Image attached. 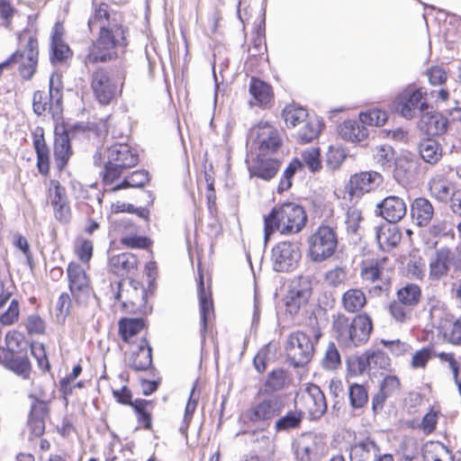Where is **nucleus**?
<instances>
[{
  "label": "nucleus",
  "instance_id": "f257e3e1",
  "mask_svg": "<svg viewBox=\"0 0 461 461\" xmlns=\"http://www.w3.org/2000/svg\"><path fill=\"white\" fill-rule=\"evenodd\" d=\"M88 31L97 32L83 58L86 67L105 64L122 59L129 46V28L122 13L108 3L94 1L87 19Z\"/></svg>",
  "mask_w": 461,
  "mask_h": 461
},
{
  "label": "nucleus",
  "instance_id": "f03ea898",
  "mask_svg": "<svg viewBox=\"0 0 461 461\" xmlns=\"http://www.w3.org/2000/svg\"><path fill=\"white\" fill-rule=\"evenodd\" d=\"M140 261L135 254L122 252L110 258L108 267L116 276L122 280L117 282V290L113 294V298L117 302L122 300V280L129 279L131 290L126 291L124 304L144 306L147 303L149 292L142 284L134 279L139 273Z\"/></svg>",
  "mask_w": 461,
  "mask_h": 461
},
{
  "label": "nucleus",
  "instance_id": "7ed1b4c3",
  "mask_svg": "<svg viewBox=\"0 0 461 461\" xmlns=\"http://www.w3.org/2000/svg\"><path fill=\"white\" fill-rule=\"evenodd\" d=\"M263 220L264 242L267 244L276 231L282 235L299 233L307 222V214L303 206L286 202L275 206Z\"/></svg>",
  "mask_w": 461,
  "mask_h": 461
},
{
  "label": "nucleus",
  "instance_id": "20e7f679",
  "mask_svg": "<svg viewBox=\"0 0 461 461\" xmlns=\"http://www.w3.org/2000/svg\"><path fill=\"white\" fill-rule=\"evenodd\" d=\"M373 330V321L369 314L359 313L353 318L339 312L332 317L331 332L341 346L357 347L365 344Z\"/></svg>",
  "mask_w": 461,
  "mask_h": 461
},
{
  "label": "nucleus",
  "instance_id": "39448f33",
  "mask_svg": "<svg viewBox=\"0 0 461 461\" xmlns=\"http://www.w3.org/2000/svg\"><path fill=\"white\" fill-rule=\"evenodd\" d=\"M19 48L7 59L10 67L16 66V71L23 81L32 80L37 73L40 57L39 41L35 32L23 30L18 34Z\"/></svg>",
  "mask_w": 461,
  "mask_h": 461
},
{
  "label": "nucleus",
  "instance_id": "423d86ee",
  "mask_svg": "<svg viewBox=\"0 0 461 461\" xmlns=\"http://www.w3.org/2000/svg\"><path fill=\"white\" fill-rule=\"evenodd\" d=\"M126 72L123 68L112 75L109 68H96L90 75V88L95 101L106 106L116 101L122 93Z\"/></svg>",
  "mask_w": 461,
  "mask_h": 461
},
{
  "label": "nucleus",
  "instance_id": "0eeeda50",
  "mask_svg": "<svg viewBox=\"0 0 461 461\" xmlns=\"http://www.w3.org/2000/svg\"><path fill=\"white\" fill-rule=\"evenodd\" d=\"M107 160L102 175L104 185L118 182L123 172L138 165V152L127 143H114L106 149Z\"/></svg>",
  "mask_w": 461,
  "mask_h": 461
},
{
  "label": "nucleus",
  "instance_id": "6e6552de",
  "mask_svg": "<svg viewBox=\"0 0 461 461\" xmlns=\"http://www.w3.org/2000/svg\"><path fill=\"white\" fill-rule=\"evenodd\" d=\"M322 336L319 327L313 330V339L302 330L290 333L285 344L286 360L294 368L307 366L315 352V345Z\"/></svg>",
  "mask_w": 461,
  "mask_h": 461
},
{
  "label": "nucleus",
  "instance_id": "1a4fd4ad",
  "mask_svg": "<svg viewBox=\"0 0 461 461\" xmlns=\"http://www.w3.org/2000/svg\"><path fill=\"white\" fill-rule=\"evenodd\" d=\"M307 256L311 261L321 263L331 258L338 249L336 227L321 224L307 239Z\"/></svg>",
  "mask_w": 461,
  "mask_h": 461
},
{
  "label": "nucleus",
  "instance_id": "9d476101",
  "mask_svg": "<svg viewBox=\"0 0 461 461\" xmlns=\"http://www.w3.org/2000/svg\"><path fill=\"white\" fill-rule=\"evenodd\" d=\"M389 258L384 256L367 257L360 263L359 276L366 285H375L373 292L376 295L388 292L391 287V278L388 276L392 268L388 267Z\"/></svg>",
  "mask_w": 461,
  "mask_h": 461
},
{
  "label": "nucleus",
  "instance_id": "9b49d317",
  "mask_svg": "<svg viewBox=\"0 0 461 461\" xmlns=\"http://www.w3.org/2000/svg\"><path fill=\"white\" fill-rule=\"evenodd\" d=\"M32 110L38 116L50 115L54 122L63 117V93L53 86V77L50 78L49 90H37L32 95Z\"/></svg>",
  "mask_w": 461,
  "mask_h": 461
},
{
  "label": "nucleus",
  "instance_id": "f8f14e48",
  "mask_svg": "<svg viewBox=\"0 0 461 461\" xmlns=\"http://www.w3.org/2000/svg\"><path fill=\"white\" fill-rule=\"evenodd\" d=\"M68 287L74 302L83 304L87 302L93 294L91 278L83 265L77 261H70L67 267Z\"/></svg>",
  "mask_w": 461,
  "mask_h": 461
},
{
  "label": "nucleus",
  "instance_id": "ddd939ff",
  "mask_svg": "<svg viewBox=\"0 0 461 461\" xmlns=\"http://www.w3.org/2000/svg\"><path fill=\"white\" fill-rule=\"evenodd\" d=\"M250 137L257 145L258 154L269 156L276 153L283 146L281 134L268 122L260 121L250 130Z\"/></svg>",
  "mask_w": 461,
  "mask_h": 461
},
{
  "label": "nucleus",
  "instance_id": "4468645a",
  "mask_svg": "<svg viewBox=\"0 0 461 461\" xmlns=\"http://www.w3.org/2000/svg\"><path fill=\"white\" fill-rule=\"evenodd\" d=\"M300 258V249L292 241H280L272 249L273 267L276 272L294 270Z\"/></svg>",
  "mask_w": 461,
  "mask_h": 461
},
{
  "label": "nucleus",
  "instance_id": "2eb2a0df",
  "mask_svg": "<svg viewBox=\"0 0 461 461\" xmlns=\"http://www.w3.org/2000/svg\"><path fill=\"white\" fill-rule=\"evenodd\" d=\"M394 104L396 109L406 119L413 118L417 110L424 111L428 108L426 93L411 86L402 90L397 95Z\"/></svg>",
  "mask_w": 461,
  "mask_h": 461
},
{
  "label": "nucleus",
  "instance_id": "dca6fc26",
  "mask_svg": "<svg viewBox=\"0 0 461 461\" xmlns=\"http://www.w3.org/2000/svg\"><path fill=\"white\" fill-rule=\"evenodd\" d=\"M296 404H301L312 420L320 419L327 411L325 396L319 386L308 384L301 391L296 399Z\"/></svg>",
  "mask_w": 461,
  "mask_h": 461
},
{
  "label": "nucleus",
  "instance_id": "f3484780",
  "mask_svg": "<svg viewBox=\"0 0 461 461\" xmlns=\"http://www.w3.org/2000/svg\"><path fill=\"white\" fill-rule=\"evenodd\" d=\"M325 452V444L314 434L302 435L294 443V454L299 461H317Z\"/></svg>",
  "mask_w": 461,
  "mask_h": 461
},
{
  "label": "nucleus",
  "instance_id": "a211bd4d",
  "mask_svg": "<svg viewBox=\"0 0 461 461\" xmlns=\"http://www.w3.org/2000/svg\"><path fill=\"white\" fill-rule=\"evenodd\" d=\"M311 295L310 281L303 277L293 281L285 299L286 311L291 315H296L303 307L308 304Z\"/></svg>",
  "mask_w": 461,
  "mask_h": 461
},
{
  "label": "nucleus",
  "instance_id": "6ab92c4d",
  "mask_svg": "<svg viewBox=\"0 0 461 461\" xmlns=\"http://www.w3.org/2000/svg\"><path fill=\"white\" fill-rule=\"evenodd\" d=\"M65 29L60 22L55 23L50 36L51 64H65L72 59L74 51L64 40Z\"/></svg>",
  "mask_w": 461,
  "mask_h": 461
},
{
  "label": "nucleus",
  "instance_id": "aec40b11",
  "mask_svg": "<svg viewBox=\"0 0 461 461\" xmlns=\"http://www.w3.org/2000/svg\"><path fill=\"white\" fill-rule=\"evenodd\" d=\"M383 182V176L375 171H362L352 175L348 184L351 196H362L375 190Z\"/></svg>",
  "mask_w": 461,
  "mask_h": 461
},
{
  "label": "nucleus",
  "instance_id": "412c9836",
  "mask_svg": "<svg viewBox=\"0 0 461 461\" xmlns=\"http://www.w3.org/2000/svg\"><path fill=\"white\" fill-rule=\"evenodd\" d=\"M32 147L36 154V167L40 175L48 177L50 174V149L42 127H36L32 133Z\"/></svg>",
  "mask_w": 461,
  "mask_h": 461
},
{
  "label": "nucleus",
  "instance_id": "4be33fe9",
  "mask_svg": "<svg viewBox=\"0 0 461 461\" xmlns=\"http://www.w3.org/2000/svg\"><path fill=\"white\" fill-rule=\"evenodd\" d=\"M52 148L55 167L60 173L67 167L74 153L69 133L66 129L54 131Z\"/></svg>",
  "mask_w": 461,
  "mask_h": 461
},
{
  "label": "nucleus",
  "instance_id": "5701e85b",
  "mask_svg": "<svg viewBox=\"0 0 461 461\" xmlns=\"http://www.w3.org/2000/svg\"><path fill=\"white\" fill-rule=\"evenodd\" d=\"M283 409V401L274 397L264 400L249 409L246 417L251 421L270 420L278 416Z\"/></svg>",
  "mask_w": 461,
  "mask_h": 461
},
{
  "label": "nucleus",
  "instance_id": "b1692460",
  "mask_svg": "<svg viewBox=\"0 0 461 461\" xmlns=\"http://www.w3.org/2000/svg\"><path fill=\"white\" fill-rule=\"evenodd\" d=\"M198 299L201 316L202 330L203 333L207 330L209 319L214 314L212 281L209 280L205 286L203 272H199L198 280Z\"/></svg>",
  "mask_w": 461,
  "mask_h": 461
},
{
  "label": "nucleus",
  "instance_id": "393cba45",
  "mask_svg": "<svg viewBox=\"0 0 461 461\" xmlns=\"http://www.w3.org/2000/svg\"><path fill=\"white\" fill-rule=\"evenodd\" d=\"M406 203L399 196L389 195L377 204V213L386 221L396 223L406 214Z\"/></svg>",
  "mask_w": 461,
  "mask_h": 461
},
{
  "label": "nucleus",
  "instance_id": "a878e982",
  "mask_svg": "<svg viewBox=\"0 0 461 461\" xmlns=\"http://www.w3.org/2000/svg\"><path fill=\"white\" fill-rule=\"evenodd\" d=\"M453 261L454 254L450 249L441 248L436 250L429 264V278L431 280H439L447 276L453 265Z\"/></svg>",
  "mask_w": 461,
  "mask_h": 461
},
{
  "label": "nucleus",
  "instance_id": "bb28decb",
  "mask_svg": "<svg viewBox=\"0 0 461 461\" xmlns=\"http://www.w3.org/2000/svg\"><path fill=\"white\" fill-rule=\"evenodd\" d=\"M280 167L281 160L257 154L249 167V172L252 176L269 181L276 176Z\"/></svg>",
  "mask_w": 461,
  "mask_h": 461
},
{
  "label": "nucleus",
  "instance_id": "cd10ccee",
  "mask_svg": "<svg viewBox=\"0 0 461 461\" xmlns=\"http://www.w3.org/2000/svg\"><path fill=\"white\" fill-rule=\"evenodd\" d=\"M249 92L255 100V104L261 108L268 107L274 101L272 86L258 77H251Z\"/></svg>",
  "mask_w": 461,
  "mask_h": 461
},
{
  "label": "nucleus",
  "instance_id": "c85d7f7f",
  "mask_svg": "<svg viewBox=\"0 0 461 461\" xmlns=\"http://www.w3.org/2000/svg\"><path fill=\"white\" fill-rule=\"evenodd\" d=\"M48 403L41 400L36 401L31 410L28 420V429L31 437H41L45 430V420L48 417Z\"/></svg>",
  "mask_w": 461,
  "mask_h": 461
},
{
  "label": "nucleus",
  "instance_id": "c756f323",
  "mask_svg": "<svg viewBox=\"0 0 461 461\" xmlns=\"http://www.w3.org/2000/svg\"><path fill=\"white\" fill-rule=\"evenodd\" d=\"M0 364L17 375H26L31 372V362L26 355L11 353L7 348L0 347Z\"/></svg>",
  "mask_w": 461,
  "mask_h": 461
},
{
  "label": "nucleus",
  "instance_id": "7c9ffc66",
  "mask_svg": "<svg viewBox=\"0 0 461 461\" xmlns=\"http://www.w3.org/2000/svg\"><path fill=\"white\" fill-rule=\"evenodd\" d=\"M379 455L378 445L369 438L357 441L349 450L350 461H376Z\"/></svg>",
  "mask_w": 461,
  "mask_h": 461
},
{
  "label": "nucleus",
  "instance_id": "2f4dec72",
  "mask_svg": "<svg viewBox=\"0 0 461 461\" xmlns=\"http://www.w3.org/2000/svg\"><path fill=\"white\" fill-rule=\"evenodd\" d=\"M375 239L382 250L390 251L400 244L402 231L398 226L382 224L375 228Z\"/></svg>",
  "mask_w": 461,
  "mask_h": 461
},
{
  "label": "nucleus",
  "instance_id": "473e14b6",
  "mask_svg": "<svg viewBox=\"0 0 461 461\" xmlns=\"http://www.w3.org/2000/svg\"><path fill=\"white\" fill-rule=\"evenodd\" d=\"M339 135L346 141L361 142L367 139L368 130L360 120H346L337 128Z\"/></svg>",
  "mask_w": 461,
  "mask_h": 461
},
{
  "label": "nucleus",
  "instance_id": "72a5a7b5",
  "mask_svg": "<svg viewBox=\"0 0 461 461\" xmlns=\"http://www.w3.org/2000/svg\"><path fill=\"white\" fill-rule=\"evenodd\" d=\"M448 127V120L439 113H425L420 121V128L429 137L443 135Z\"/></svg>",
  "mask_w": 461,
  "mask_h": 461
},
{
  "label": "nucleus",
  "instance_id": "f704fd0d",
  "mask_svg": "<svg viewBox=\"0 0 461 461\" xmlns=\"http://www.w3.org/2000/svg\"><path fill=\"white\" fill-rule=\"evenodd\" d=\"M129 365L135 372H144L152 367V348L146 338L140 340L137 351H133Z\"/></svg>",
  "mask_w": 461,
  "mask_h": 461
},
{
  "label": "nucleus",
  "instance_id": "c9c22d12",
  "mask_svg": "<svg viewBox=\"0 0 461 461\" xmlns=\"http://www.w3.org/2000/svg\"><path fill=\"white\" fill-rule=\"evenodd\" d=\"M367 304V298L361 288L352 287L341 295V307L348 313H357Z\"/></svg>",
  "mask_w": 461,
  "mask_h": 461
},
{
  "label": "nucleus",
  "instance_id": "e433bc0d",
  "mask_svg": "<svg viewBox=\"0 0 461 461\" xmlns=\"http://www.w3.org/2000/svg\"><path fill=\"white\" fill-rule=\"evenodd\" d=\"M147 329L146 321L142 318H122L118 322V332L126 343H132L136 337Z\"/></svg>",
  "mask_w": 461,
  "mask_h": 461
},
{
  "label": "nucleus",
  "instance_id": "4c0bfd02",
  "mask_svg": "<svg viewBox=\"0 0 461 461\" xmlns=\"http://www.w3.org/2000/svg\"><path fill=\"white\" fill-rule=\"evenodd\" d=\"M438 329L447 342L461 344V318L456 319L451 314H446L440 319Z\"/></svg>",
  "mask_w": 461,
  "mask_h": 461
},
{
  "label": "nucleus",
  "instance_id": "58836bf2",
  "mask_svg": "<svg viewBox=\"0 0 461 461\" xmlns=\"http://www.w3.org/2000/svg\"><path fill=\"white\" fill-rule=\"evenodd\" d=\"M411 215L419 226H427L433 218L434 208L428 199L418 197L411 205Z\"/></svg>",
  "mask_w": 461,
  "mask_h": 461
},
{
  "label": "nucleus",
  "instance_id": "ea45409f",
  "mask_svg": "<svg viewBox=\"0 0 461 461\" xmlns=\"http://www.w3.org/2000/svg\"><path fill=\"white\" fill-rule=\"evenodd\" d=\"M417 170L416 162L405 156L395 160L393 176L400 184H408L413 178Z\"/></svg>",
  "mask_w": 461,
  "mask_h": 461
},
{
  "label": "nucleus",
  "instance_id": "a19ab883",
  "mask_svg": "<svg viewBox=\"0 0 461 461\" xmlns=\"http://www.w3.org/2000/svg\"><path fill=\"white\" fill-rule=\"evenodd\" d=\"M150 181V176L146 170H135L127 176L120 183L112 185L110 191L116 192L126 188H142Z\"/></svg>",
  "mask_w": 461,
  "mask_h": 461
},
{
  "label": "nucleus",
  "instance_id": "79ce46f5",
  "mask_svg": "<svg viewBox=\"0 0 461 461\" xmlns=\"http://www.w3.org/2000/svg\"><path fill=\"white\" fill-rule=\"evenodd\" d=\"M395 297L401 300L403 304L416 308L422 299L421 287L414 283H406L397 289Z\"/></svg>",
  "mask_w": 461,
  "mask_h": 461
},
{
  "label": "nucleus",
  "instance_id": "37998d69",
  "mask_svg": "<svg viewBox=\"0 0 461 461\" xmlns=\"http://www.w3.org/2000/svg\"><path fill=\"white\" fill-rule=\"evenodd\" d=\"M391 359L383 351H368V375H384L390 370Z\"/></svg>",
  "mask_w": 461,
  "mask_h": 461
},
{
  "label": "nucleus",
  "instance_id": "c03bdc74",
  "mask_svg": "<svg viewBox=\"0 0 461 461\" xmlns=\"http://www.w3.org/2000/svg\"><path fill=\"white\" fill-rule=\"evenodd\" d=\"M303 127L297 133L300 143H309L317 139L321 132L324 124L317 118H311L304 122Z\"/></svg>",
  "mask_w": 461,
  "mask_h": 461
},
{
  "label": "nucleus",
  "instance_id": "a18cd8bd",
  "mask_svg": "<svg viewBox=\"0 0 461 461\" xmlns=\"http://www.w3.org/2000/svg\"><path fill=\"white\" fill-rule=\"evenodd\" d=\"M282 115L286 126L294 128L307 120L308 112L302 106L292 104L284 108Z\"/></svg>",
  "mask_w": 461,
  "mask_h": 461
},
{
  "label": "nucleus",
  "instance_id": "49530a36",
  "mask_svg": "<svg viewBox=\"0 0 461 461\" xmlns=\"http://www.w3.org/2000/svg\"><path fill=\"white\" fill-rule=\"evenodd\" d=\"M414 308L410 305L403 304L401 300L395 297L392 300L387 307L390 316L399 323H405L411 320Z\"/></svg>",
  "mask_w": 461,
  "mask_h": 461
},
{
  "label": "nucleus",
  "instance_id": "de8ad7c7",
  "mask_svg": "<svg viewBox=\"0 0 461 461\" xmlns=\"http://www.w3.org/2000/svg\"><path fill=\"white\" fill-rule=\"evenodd\" d=\"M303 418V412L301 410L288 411L276 421L275 428L277 431L297 429L300 427Z\"/></svg>",
  "mask_w": 461,
  "mask_h": 461
},
{
  "label": "nucleus",
  "instance_id": "09e8293b",
  "mask_svg": "<svg viewBox=\"0 0 461 461\" xmlns=\"http://www.w3.org/2000/svg\"><path fill=\"white\" fill-rule=\"evenodd\" d=\"M360 122L367 126L381 127L388 119L387 113L378 108L368 109L358 115Z\"/></svg>",
  "mask_w": 461,
  "mask_h": 461
},
{
  "label": "nucleus",
  "instance_id": "8fccbe9b",
  "mask_svg": "<svg viewBox=\"0 0 461 461\" xmlns=\"http://www.w3.org/2000/svg\"><path fill=\"white\" fill-rule=\"evenodd\" d=\"M423 458L424 461H449L450 453L443 444L431 442L426 445Z\"/></svg>",
  "mask_w": 461,
  "mask_h": 461
},
{
  "label": "nucleus",
  "instance_id": "3c124183",
  "mask_svg": "<svg viewBox=\"0 0 461 461\" xmlns=\"http://www.w3.org/2000/svg\"><path fill=\"white\" fill-rule=\"evenodd\" d=\"M429 190L432 197L438 201L445 202L449 196V184L441 176H435L429 183Z\"/></svg>",
  "mask_w": 461,
  "mask_h": 461
},
{
  "label": "nucleus",
  "instance_id": "603ef678",
  "mask_svg": "<svg viewBox=\"0 0 461 461\" xmlns=\"http://www.w3.org/2000/svg\"><path fill=\"white\" fill-rule=\"evenodd\" d=\"M74 253L83 265L88 267L94 254V242L85 238L77 239L74 245Z\"/></svg>",
  "mask_w": 461,
  "mask_h": 461
},
{
  "label": "nucleus",
  "instance_id": "864d4df0",
  "mask_svg": "<svg viewBox=\"0 0 461 461\" xmlns=\"http://www.w3.org/2000/svg\"><path fill=\"white\" fill-rule=\"evenodd\" d=\"M347 367L349 375L368 374V351L362 355H352L347 359Z\"/></svg>",
  "mask_w": 461,
  "mask_h": 461
},
{
  "label": "nucleus",
  "instance_id": "5fc2aeb1",
  "mask_svg": "<svg viewBox=\"0 0 461 461\" xmlns=\"http://www.w3.org/2000/svg\"><path fill=\"white\" fill-rule=\"evenodd\" d=\"M420 153L426 162L434 164L441 158V148L437 141L428 139L420 144Z\"/></svg>",
  "mask_w": 461,
  "mask_h": 461
},
{
  "label": "nucleus",
  "instance_id": "6e6d98bb",
  "mask_svg": "<svg viewBox=\"0 0 461 461\" xmlns=\"http://www.w3.org/2000/svg\"><path fill=\"white\" fill-rule=\"evenodd\" d=\"M303 167H307L312 172L319 171L321 168V151L319 148L311 147L301 154Z\"/></svg>",
  "mask_w": 461,
  "mask_h": 461
},
{
  "label": "nucleus",
  "instance_id": "4d7b16f0",
  "mask_svg": "<svg viewBox=\"0 0 461 461\" xmlns=\"http://www.w3.org/2000/svg\"><path fill=\"white\" fill-rule=\"evenodd\" d=\"M46 195L51 206L68 199L65 186L57 179H50L49 181Z\"/></svg>",
  "mask_w": 461,
  "mask_h": 461
},
{
  "label": "nucleus",
  "instance_id": "13d9d810",
  "mask_svg": "<svg viewBox=\"0 0 461 461\" xmlns=\"http://www.w3.org/2000/svg\"><path fill=\"white\" fill-rule=\"evenodd\" d=\"M321 364L326 371H335L340 366V355L333 342L328 345Z\"/></svg>",
  "mask_w": 461,
  "mask_h": 461
},
{
  "label": "nucleus",
  "instance_id": "bf43d9fd",
  "mask_svg": "<svg viewBox=\"0 0 461 461\" xmlns=\"http://www.w3.org/2000/svg\"><path fill=\"white\" fill-rule=\"evenodd\" d=\"M324 280L331 287L344 285L348 280L347 267H335L325 274Z\"/></svg>",
  "mask_w": 461,
  "mask_h": 461
},
{
  "label": "nucleus",
  "instance_id": "052dcab7",
  "mask_svg": "<svg viewBox=\"0 0 461 461\" xmlns=\"http://www.w3.org/2000/svg\"><path fill=\"white\" fill-rule=\"evenodd\" d=\"M32 355L36 358L38 366L42 373L49 372L50 365L47 357L45 346L42 343L32 342L31 344Z\"/></svg>",
  "mask_w": 461,
  "mask_h": 461
},
{
  "label": "nucleus",
  "instance_id": "680f3d73",
  "mask_svg": "<svg viewBox=\"0 0 461 461\" xmlns=\"http://www.w3.org/2000/svg\"><path fill=\"white\" fill-rule=\"evenodd\" d=\"M303 167V164L300 159L294 158L293 159L285 170L284 171L283 176L278 185V191L283 192L289 189L292 185V178L294 176L297 169Z\"/></svg>",
  "mask_w": 461,
  "mask_h": 461
},
{
  "label": "nucleus",
  "instance_id": "e2e57ef3",
  "mask_svg": "<svg viewBox=\"0 0 461 461\" xmlns=\"http://www.w3.org/2000/svg\"><path fill=\"white\" fill-rule=\"evenodd\" d=\"M24 341V334L17 330L7 331L5 337V347L13 354H16L21 350Z\"/></svg>",
  "mask_w": 461,
  "mask_h": 461
},
{
  "label": "nucleus",
  "instance_id": "0e129e2a",
  "mask_svg": "<svg viewBox=\"0 0 461 461\" xmlns=\"http://www.w3.org/2000/svg\"><path fill=\"white\" fill-rule=\"evenodd\" d=\"M121 245L127 249H149L152 245L150 239L145 236L127 235L120 240Z\"/></svg>",
  "mask_w": 461,
  "mask_h": 461
},
{
  "label": "nucleus",
  "instance_id": "69168bd1",
  "mask_svg": "<svg viewBox=\"0 0 461 461\" xmlns=\"http://www.w3.org/2000/svg\"><path fill=\"white\" fill-rule=\"evenodd\" d=\"M72 296L68 293L63 292L59 294L57 303H56V318L64 322L67 316L70 312V308L72 305Z\"/></svg>",
  "mask_w": 461,
  "mask_h": 461
},
{
  "label": "nucleus",
  "instance_id": "338daca9",
  "mask_svg": "<svg viewBox=\"0 0 461 461\" xmlns=\"http://www.w3.org/2000/svg\"><path fill=\"white\" fill-rule=\"evenodd\" d=\"M271 350L269 346L261 348L254 357V366L258 373L267 372V366L271 365Z\"/></svg>",
  "mask_w": 461,
  "mask_h": 461
},
{
  "label": "nucleus",
  "instance_id": "774afa93",
  "mask_svg": "<svg viewBox=\"0 0 461 461\" xmlns=\"http://www.w3.org/2000/svg\"><path fill=\"white\" fill-rule=\"evenodd\" d=\"M429 233L433 237L442 238V237H450L451 239L455 238V232L453 230L452 222L442 220L438 221L434 224H432L429 229Z\"/></svg>",
  "mask_w": 461,
  "mask_h": 461
}]
</instances>
